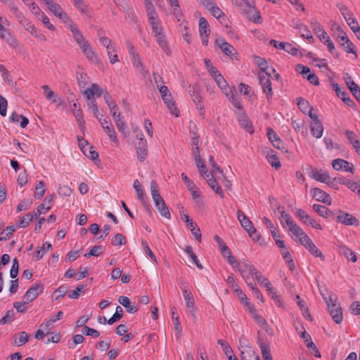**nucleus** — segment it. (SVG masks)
Listing matches in <instances>:
<instances>
[{"instance_id":"f257e3e1","label":"nucleus","mask_w":360,"mask_h":360,"mask_svg":"<svg viewBox=\"0 0 360 360\" xmlns=\"http://www.w3.org/2000/svg\"><path fill=\"white\" fill-rule=\"evenodd\" d=\"M323 297L327 304L328 311L333 321L338 324L342 323L343 319L342 310L340 304H337L336 297L333 298L332 295L327 297L323 295Z\"/></svg>"},{"instance_id":"f03ea898","label":"nucleus","mask_w":360,"mask_h":360,"mask_svg":"<svg viewBox=\"0 0 360 360\" xmlns=\"http://www.w3.org/2000/svg\"><path fill=\"white\" fill-rule=\"evenodd\" d=\"M301 245L304 246L311 254L315 257H319L322 261L325 260V257L321 251L315 245L311 239L304 233V231H301L300 234L296 236Z\"/></svg>"},{"instance_id":"7ed1b4c3","label":"nucleus","mask_w":360,"mask_h":360,"mask_svg":"<svg viewBox=\"0 0 360 360\" xmlns=\"http://www.w3.org/2000/svg\"><path fill=\"white\" fill-rule=\"evenodd\" d=\"M158 89L161 94V97L164 103L169 110L170 112L176 117H179V110L176 107V103L173 101L172 94L167 86L165 85H158Z\"/></svg>"},{"instance_id":"20e7f679","label":"nucleus","mask_w":360,"mask_h":360,"mask_svg":"<svg viewBox=\"0 0 360 360\" xmlns=\"http://www.w3.org/2000/svg\"><path fill=\"white\" fill-rule=\"evenodd\" d=\"M270 77L271 72H266V74L263 73L259 75V83L262 88V91L266 94L268 101H270L273 96V91Z\"/></svg>"},{"instance_id":"39448f33","label":"nucleus","mask_w":360,"mask_h":360,"mask_svg":"<svg viewBox=\"0 0 360 360\" xmlns=\"http://www.w3.org/2000/svg\"><path fill=\"white\" fill-rule=\"evenodd\" d=\"M48 8L52 12L56 17L65 24L70 25L72 22V19L63 11L61 6L55 2L53 0L47 6Z\"/></svg>"},{"instance_id":"423d86ee","label":"nucleus","mask_w":360,"mask_h":360,"mask_svg":"<svg viewBox=\"0 0 360 360\" xmlns=\"http://www.w3.org/2000/svg\"><path fill=\"white\" fill-rule=\"evenodd\" d=\"M43 290L44 285L40 282L36 283L34 285L30 288L23 295L22 299L25 300V304H28L34 301L39 295L42 293Z\"/></svg>"},{"instance_id":"0eeeda50","label":"nucleus","mask_w":360,"mask_h":360,"mask_svg":"<svg viewBox=\"0 0 360 360\" xmlns=\"http://www.w3.org/2000/svg\"><path fill=\"white\" fill-rule=\"evenodd\" d=\"M215 44L218 46L221 51L226 56H229L231 59H237V53L235 48L229 43L225 41L224 38H217L215 40Z\"/></svg>"},{"instance_id":"6e6552de","label":"nucleus","mask_w":360,"mask_h":360,"mask_svg":"<svg viewBox=\"0 0 360 360\" xmlns=\"http://www.w3.org/2000/svg\"><path fill=\"white\" fill-rule=\"evenodd\" d=\"M336 221L338 223H341L347 226H358L359 224V221L355 217H353L351 214L346 213L340 210L338 211Z\"/></svg>"},{"instance_id":"1a4fd4ad","label":"nucleus","mask_w":360,"mask_h":360,"mask_svg":"<svg viewBox=\"0 0 360 360\" xmlns=\"http://www.w3.org/2000/svg\"><path fill=\"white\" fill-rule=\"evenodd\" d=\"M332 165L333 169L337 171L342 170L345 172H349L352 174H353L354 171V165L343 159L337 158L333 160L332 162Z\"/></svg>"},{"instance_id":"9d476101","label":"nucleus","mask_w":360,"mask_h":360,"mask_svg":"<svg viewBox=\"0 0 360 360\" xmlns=\"http://www.w3.org/2000/svg\"><path fill=\"white\" fill-rule=\"evenodd\" d=\"M100 124H101L102 127L106 132V134L109 136L110 139L115 143H118V139L116 136V133L115 131V129L110 122V120L105 118L103 119L102 117L98 118Z\"/></svg>"},{"instance_id":"9b49d317","label":"nucleus","mask_w":360,"mask_h":360,"mask_svg":"<svg viewBox=\"0 0 360 360\" xmlns=\"http://www.w3.org/2000/svg\"><path fill=\"white\" fill-rule=\"evenodd\" d=\"M281 218L284 219L287 226L289 227V231H291L295 236L300 234L303 230L292 220L291 216L284 210L281 212Z\"/></svg>"},{"instance_id":"f8f14e48","label":"nucleus","mask_w":360,"mask_h":360,"mask_svg":"<svg viewBox=\"0 0 360 360\" xmlns=\"http://www.w3.org/2000/svg\"><path fill=\"white\" fill-rule=\"evenodd\" d=\"M99 41H100V43L103 46L106 47L108 56L110 59V62L112 64H114L116 62H117L119 60H118V56L116 53L114 54L113 57H111V51H115V47L111 45V40L106 37H101L99 35Z\"/></svg>"},{"instance_id":"ddd939ff","label":"nucleus","mask_w":360,"mask_h":360,"mask_svg":"<svg viewBox=\"0 0 360 360\" xmlns=\"http://www.w3.org/2000/svg\"><path fill=\"white\" fill-rule=\"evenodd\" d=\"M311 193L313 198L316 200L325 203L328 205H331V198L330 195L328 194L324 191L319 188H314L313 189H311Z\"/></svg>"},{"instance_id":"4468645a","label":"nucleus","mask_w":360,"mask_h":360,"mask_svg":"<svg viewBox=\"0 0 360 360\" xmlns=\"http://www.w3.org/2000/svg\"><path fill=\"white\" fill-rule=\"evenodd\" d=\"M270 45L273 46L275 48L283 49L287 53L292 55L296 56L298 52V49L294 46H292L291 44L288 42H278L277 41L274 39H271L269 42Z\"/></svg>"},{"instance_id":"2eb2a0df","label":"nucleus","mask_w":360,"mask_h":360,"mask_svg":"<svg viewBox=\"0 0 360 360\" xmlns=\"http://www.w3.org/2000/svg\"><path fill=\"white\" fill-rule=\"evenodd\" d=\"M136 154L139 161L143 162L148 156L147 141L144 138H140L136 146Z\"/></svg>"},{"instance_id":"dca6fc26","label":"nucleus","mask_w":360,"mask_h":360,"mask_svg":"<svg viewBox=\"0 0 360 360\" xmlns=\"http://www.w3.org/2000/svg\"><path fill=\"white\" fill-rule=\"evenodd\" d=\"M133 186L136 191L137 198L141 202L143 207L146 208L149 214H151L150 210L149 208V205L147 204L146 201V198L144 195V191L141 187V185L138 179L134 180Z\"/></svg>"},{"instance_id":"f3484780","label":"nucleus","mask_w":360,"mask_h":360,"mask_svg":"<svg viewBox=\"0 0 360 360\" xmlns=\"http://www.w3.org/2000/svg\"><path fill=\"white\" fill-rule=\"evenodd\" d=\"M104 89L100 87V86L96 83L92 84L90 88L84 91V94L87 99L94 98V96L100 97L101 95H104Z\"/></svg>"},{"instance_id":"a211bd4d","label":"nucleus","mask_w":360,"mask_h":360,"mask_svg":"<svg viewBox=\"0 0 360 360\" xmlns=\"http://www.w3.org/2000/svg\"><path fill=\"white\" fill-rule=\"evenodd\" d=\"M156 41L158 43L162 50L168 56H170L172 51L168 44L166 36L164 33H158L155 37Z\"/></svg>"},{"instance_id":"6ab92c4d","label":"nucleus","mask_w":360,"mask_h":360,"mask_svg":"<svg viewBox=\"0 0 360 360\" xmlns=\"http://www.w3.org/2000/svg\"><path fill=\"white\" fill-rule=\"evenodd\" d=\"M295 27L301 32V37L303 38H305L308 39L311 43H313L314 39L311 34L310 31L309 30L307 25L302 23L300 20H297L294 23Z\"/></svg>"},{"instance_id":"aec40b11","label":"nucleus","mask_w":360,"mask_h":360,"mask_svg":"<svg viewBox=\"0 0 360 360\" xmlns=\"http://www.w3.org/2000/svg\"><path fill=\"white\" fill-rule=\"evenodd\" d=\"M187 91L194 103H198V104L201 103L202 97L200 96V88L198 84L189 85L187 88Z\"/></svg>"},{"instance_id":"412c9836","label":"nucleus","mask_w":360,"mask_h":360,"mask_svg":"<svg viewBox=\"0 0 360 360\" xmlns=\"http://www.w3.org/2000/svg\"><path fill=\"white\" fill-rule=\"evenodd\" d=\"M154 203L155 206L158 210L159 212L162 217L168 219L171 218L169 210L162 198L157 200L156 202H154Z\"/></svg>"},{"instance_id":"4be33fe9","label":"nucleus","mask_w":360,"mask_h":360,"mask_svg":"<svg viewBox=\"0 0 360 360\" xmlns=\"http://www.w3.org/2000/svg\"><path fill=\"white\" fill-rule=\"evenodd\" d=\"M41 214H42L41 212H39L38 213H27L19 219V226L21 228H26L31 221L34 219H37Z\"/></svg>"},{"instance_id":"5701e85b","label":"nucleus","mask_w":360,"mask_h":360,"mask_svg":"<svg viewBox=\"0 0 360 360\" xmlns=\"http://www.w3.org/2000/svg\"><path fill=\"white\" fill-rule=\"evenodd\" d=\"M42 89L44 91L45 96L48 100L51 101L53 103H55L57 105H60V98H58V96L56 94V93L51 90L50 87L48 85L42 86Z\"/></svg>"},{"instance_id":"b1692460","label":"nucleus","mask_w":360,"mask_h":360,"mask_svg":"<svg viewBox=\"0 0 360 360\" xmlns=\"http://www.w3.org/2000/svg\"><path fill=\"white\" fill-rule=\"evenodd\" d=\"M237 217L243 228H244L247 231L251 230V229H253V224L252 221L240 210H238L237 212Z\"/></svg>"},{"instance_id":"393cba45","label":"nucleus","mask_w":360,"mask_h":360,"mask_svg":"<svg viewBox=\"0 0 360 360\" xmlns=\"http://www.w3.org/2000/svg\"><path fill=\"white\" fill-rule=\"evenodd\" d=\"M70 30L73 35L75 41L79 45L86 42L87 40L84 37L79 30L72 22L69 25Z\"/></svg>"},{"instance_id":"a878e982","label":"nucleus","mask_w":360,"mask_h":360,"mask_svg":"<svg viewBox=\"0 0 360 360\" xmlns=\"http://www.w3.org/2000/svg\"><path fill=\"white\" fill-rule=\"evenodd\" d=\"M183 295L186 300L187 311L191 314L192 316L195 317V311L193 309L194 298L192 293L189 290H185L184 294H183Z\"/></svg>"},{"instance_id":"bb28decb","label":"nucleus","mask_w":360,"mask_h":360,"mask_svg":"<svg viewBox=\"0 0 360 360\" xmlns=\"http://www.w3.org/2000/svg\"><path fill=\"white\" fill-rule=\"evenodd\" d=\"M313 210L323 218H329L333 215V212L324 205L314 204L312 206Z\"/></svg>"},{"instance_id":"cd10ccee","label":"nucleus","mask_w":360,"mask_h":360,"mask_svg":"<svg viewBox=\"0 0 360 360\" xmlns=\"http://www.w3.org/2000/svg\"><path fill=\"white\" fill-rule=\"evenodd\" d=\"M118 302L120 304L125 307L127 312L130 314H134L138 311V307L134 304H131L130 300L127 297L120 296L118 299Z\"/></svg>"},{"instance_id":"c85d7f7f","label":"nucleus","mask_w":360,"mask_h":360,"mask_svg":"<svg viewBox=\"0 0 360 360\" xmlns=\"http://www.w3.org/2000/svg\"><path fill=\"white\" fill-rule=\"evenodd\" d=\"M53 198H54V194L47 196L44 200V202L38 206L37 212L36 213H38L39 212L45 213L46 212L50 210L53 205Z\"/></svg>"},{"instance_id":"c756f323","label":"nucleus","mask_w":360,"mask_h":360,"mask_svg":"<svg viewBox=\"0 0 360 360\" xmlns=\"http://www.w3.org/2000/svg\"><path fill=\"white\" fill-rule=\"evenodd\" d=\"M13 339L14 342L13 344L18 347H21L28 342L29 335L26 332L22 331L15 334L13 335Z\"/></svg>"},{"instance_id":"7c9ffc66","label":"nucleus","mask_w":360,"mask_h":360,"mask_svg":"<svg viewBox=\"0 0 360 360\" xmlns=\"http://www.w3.org/2000/svg\"><path fill=\"white\" fill-rule=\"evenodd\" d=\"M311 176L314 179L322 183L327 182L330 179V176L327 172L324 171L322 172L321 170L317 169L311 171Z\"/></svg>"},{"instance_id":"2f4dec72","label":"nucleus","mask_w":360,"mask_h":360,"mask_svg":"<svg viewBox=\"0 0 360 360\" xmlns=\"http://www.w3.org/2000/svg\"><path fill=\"white\" fill-rule=\"evenodd\" d=\"M238 122L245 129V130L250 133H253L254 130L252 129V124L249 122L248 120L247 119V116L245 112L242 111L239 115L238 117Z\"/></svg>"},{"instance_id":"473e14b6","label":"nucleus","mask_w":360,"mask_h":360,"mask_svg":"<svg viewBox=\"0 0 360 360\" xmlns=\"http://www.w3.org/2000/svg\"><path fill=\"white\" fill-rule=\"evenodd\" d=\"M339 252L340 254L344 255L347 259L351 260L352 262H355L357 260V257L354 252L345 245H341L339 247Z\"/></svg>"},{"instance_id":"72a5a7b5","label":"nucleus","mask_w":360,"mask_h":360,"mask_svg":"<svg viewBox=\"0 0 360 360\" xmlns=\"http://www.w3.org/2000/svg\"><path fill=\"white\" fill-rule=\"evenodd\" d=\"M342 11V15H344L345 19L346 20L348 25L350 27L351 30L355 32L356 28H360V26L358 24V22L352 16V14H351L349 12L347 13H345L342 11V9H340Z\"/></svg>"},{"instance_id":"f704fd0d","label":"nucleus","mask_w":360,"mask_h":360,"mask_svg":"<svg viewBox=\"0 0 360 360\" xmlns=\"http://www.w3.org/2000/svg\"><path fill=\"white\" fill-rule=\"evenodd\" d=\"M311 133L313 136L319 139L322 136L323 127L321 122L311 123L310 125Z\"/></svg>"},{"instance_id":"c9c22d12","label":"nucleus","mask_w":360,"mask_h":360,"mask_svg":"<svg viewBox=\"0 0 360 360\" xmlns=\"http://www.w3.org/2000/svg\"><path fill=\"white\" fill-rule=\"evenodd\" d=\"M311 26L314 30V32L319 39L320 37H322L323 35L327 34L323 26L316 19H311Z\"/></svg>"},{"instance_id":"e433bc0d","label":"nucleus","mask_w":360,"mask_h":360,"mask_svg":"<svg viewBox=\"0 0 360 360\" xmlns=\"http://www.w3.org/2000/svg\"><path fill=\"white\" fill-rule=\"evenodd\" d=\"M0 37L12 47L15 48L17 47L18 45L17 39L11 35L8 30L7 31H5L4 33H2Z\"/></svg>"},{"instance_id":"4c0bfd02","label":"nucleus","mask_w":360,"mask_h":360,"mask_svg":"<svg viewBox=\"0 0 360 360\" xmlns=\"http://www.w3.org/2000/svg\"><path fill=\"white\" fill-rule=\"evenodd\" d=\"M269 163L275 169H278L281 167L278 158L274 154V150H270L266 155Z\"/></svg>"},{"instance_id":"58836bf2","label":"nucleus","mask_w":360,"mask_h":360,"mask_svg":"<svg viewBox=\"0 0 360 360\" xmlns=\"http://www.w3.org/2000/svg\"><path fill=\"white\" fill-rule=\"evenodd\" d=\"M347 87L356 98V99L360 103V88L354 81L347 82Z\"/></svg>"},{"instance_id":"ea45409f","label":"nucleus","mask_w":360,"mask_h":360,"mask_svg":"<svg viewBox=\"0 0 360 360\" xmlns=\"http://www.w3.org/2000/svg\"><path fill=\"white\" fill-rule=\"evenodd\" d=\"M281 253L285 259V262L288 264L289 269L290 271H293L295 269V264L293 262V259L291 257L290 252L288 250V248H284L283 250H281Z\"/></svg>"},{"instance_id":"a19ab883","label":"nucleus","mask_w":360,"mask_h":360,"mask_svg":"<svg viewBox=\"0 0 360 360\" xmlns=\"http://www.w3.org/2000/svg\"><path fill=\"white\" fill-rule=\"evenodd\" d=\"M15 231L14 226L11 225L7 226L0 233V240L6 241L9 239L10 236Z\"/></svg>"},{"instance_id":"79ce46f5","label":"nucleus","mask_w":360,"mask_h":360,"mask_svg":"<svg viewBox=\"0 0 360 360\" xmlns=\"http://www.w3.org/2000/svg\"><path fill=\"white\" fill-rule=\"evenodd\" d=\"M199 32L200 35L210 33L209 23L207 20L203 17H200L199 19Z\"/></svg>"},{"instance_id":"37998d69","label":"nucleus","mask_w":360,"mask_h":360,"mask_svg":"<svg viewBox=\"0 0 360 360\" xmlns=\"http://www.w3.org/2000/svg\"><path fill=\"white\" fill-rule=\"evenodd\" d=\"M19 23L25 27V29L30 32L32 35H34V32H35L34 25L32 24L27 18L23 16H19Z\"/></svg>"},{"instance_id":"c03bdc74","label":"nucleus","mask_w":360,"mask_h":360,"mask_svg":"<svg viewBox=\"0 0 360 360\" xmlns=\"http://www.w3.org/2000/svg\"><path fill=\"white\" fill-rule=\"evenodd\" d=\"M63 315V312L62 311H59L56 315L52 316L50 319L46 321L44 323H42L40 325V328L46 330L52 323H55L56 321L60 320Z\"/></svg>"},{"instance_id":"a18cd8bd","label":"nucleus","mask_w":360,"mask_h":360,"mask_svg":"<svg viewBox=\"0 0 360 360\" xmlns=\"http://www.w3.org/2000/svg\"><path fill=\"white\" fill-rule=\"evenodd\" d=\"M297 106L299 109L304 112V114L308 115V111L310 110V108H313L309 101L303 98H297Z\"/></svg>"},{"instance_id":"49530a36","label":"nucleus","mask_w":360,"mask_h":360,"mask_svg":"<svg viewBox=\"0 0 360 360\" xmlns=\"http://www.w3.org/2000/svg\"><path fill=\"white\" fill-rule=\"evenodd\" d=\"M207 184L212 188V189H213L214 192L220 196L221 198H224L223 190L215 179H208Z\"/></svg>"},{"instance_id":"de8ad7c7","label":"nucleus","mask_w":360,"mask_h":360,"mask_svg":"<svg viewBox=\"0 0 360 360\" xmlns=\"http://www.w3.org/2000/svg\"><path fill=\"white\" fill-rule=\"evenodd\" d=\"M115 122L117 129L126 137L129 135V132L125 122L121 117L115 120Z\"/></svg>"},{"instance_id":"09e8293b","label":"nucleus","mask_w":360,"mask_h":360,"mask_svg":"<svg viewBox=\"0 0 360 360\" xmlns=\"http://www.w3.org/2000/svg\"><path fill=\"white\" fill-rule=\"evenodd\" d=\"M150 193L154 202L162 198L159 193L158 186L155 180L150 181Z\"/></svg>"},{"instance_id":"8fccbe9b","label":"nucleus","mask_w":360,"mask_h":360,"mask_svg":"<svg viewBox=\"0 0 360 360\" xmlns=\"http://www.w3.org/2000/svg\"><path fill=\"white\" fill-rule=\"evenodd\" d=\"M214 240L218 244V246H219V250L221 252V254L224 257H225L226 256V252L227 251L230 250V249L226 245L224 241L218 235H214Z\"/></svg>"},{"instance_id":"3c124183","label":"nucleus","mask_w":360,"mask_h":360,"mask_svg":"<svg viewBox=\"0 0 360 360\" xmlns=\"http://www.w3.org/2000/svg\"><path fill=\"white\" fill-rule=\"evenodd\" d=\"M75 117L77 122H78L79 127L81 130L85 129V122L84 120L83 113L81 108H79L75 112H72Z\"/></svg>"},{"instance_id":"603ef678","label":"nucleus","mask_w":360,"mask_h":360,"mask_svg":"<svg viewBox=\"0 0 360 360\" xmlns=\"http://www.w3.org/2000/svg\"><path fill=\"white\" fill-rule=\"evenodd\" d=\"M207 10L212 13V15L217 18L219 20L220 19L224 18V13L222 12V11L216 5L215 3L213 4Z\"/></svg>"},{"instance_id":"864d4df0","label":"nucleus","mask_w":360,"mask_h":360,"mask_svg":"<svg viewBox=\"0 0 360 360\" xmlns=\"http://www.w3.org/2000/svg\"><path fill=\"white\" fill-rule=\"evenodd\" d=\"M171 310H172V318L173 323L174 325V329H175L176 332L177 333V334L179 335H181V323L179 322L178 316L175 315L176 309L174 307H173Z\"/></svg>"},{"instance_id":"5fc2aeb1","label":"nucleus","mask_w":360,"mask_h":360,"mask_svg":"<svg viewBox=\"0 0 360 360\" xmlns=\"http://www.w3.org/2000/svg\"><path fill=\"white\" fill-rule=\"evenodd\" d=\"M103 252V248L101 245H94L89 252L85 253L84 256L85 257H98Z\"/></svg>"},{"instance_id":"6e6d98bb","label":"nucleus","mask_w":360,"mask_h":360,"mask_svg":"<svg viewBox=\"0 0 360 360\" xmlns=\"http://www.w3.org/2000/svg\"><path fill=\"white\" fill-rule=\"evenodd\" d=\"M255 62L258 65L261 71L264 72V74H266V72H270L269 71H267L269 67L267 65V62L264 58L256 56L255 58Z\"/></svg>"},{"instance_id":"4d7b16f0","label":"nucleus","mask_w":360,"mask_h":360,"mask_svg":"<svg viewBox=\"0 0 360 360\" xmlns=\"http://www.w3.org/2000/svg\"><path fill=\"white\" fill-rule=\"evenodd\" d=\"M85 291V285H79L75 290H71L68 293V297L70 299L76 300L79 297V293H84Z\"/></svg>"},{"instance_id":"13d9d810","label":"nucleus","mask_w":360,"mask_h":360,"mask_svg":"<svg viewBox=\"0 0 360 360\" xmlns=\"http://www.w3.org/2000/svg\"><path fill=\"white\" fill-rule=\"evenodd\" d=\"M45 184L43 181H38L36 187L34 194L35 196H37L38 198H41L45 193Z\"/></svg>"},{"instance_id":"bf43d9fd","label":"nucleus","mask_w":360,"mask_h":360,"mask_svg":"<svg viewBox=\"0 0 360 360\" xmlns=\"http://www.w3.org/2000/svg\"><path fill=\"white\" fill-rule=\"evenodd\" d=\"M257 344L261 349V352L271 351L270 345L269 342L263 338L259 337L257 338Z\"/></svg>"},{"instance_id":"052dcab7","label":"nucleus","mask_w":360,"mask_h":360,"mask_svg":"<svg viewBox=\"0 0 360 360\" xmlns=\"http://www.w3.org/2000/svg\"><path fill=\"white\" fill-rule=\"evenodd\" d=\"M296 216L300 219L301 221L307 224L310 219L311 218L304 210L302 209H297L296 212Z\"/></svg>"},{"instance_id":"680f3d73","label":"nucleus","mask_w":360,"mask_h":360,"mask_svg":"<svg viewBox=\"0 0 360 360\" xmlns=\"http://www.w3.org/2000/svg\"><path fill=\"white\" fill-rule=\"evenodd\" d=\"M37 18L41 20L43 25L49 30L54 31L56 30L55 27L50 22L49 18L44 13Z\"/></svg>"},{"instance_id":"e2e57ef3","label":"nucleus","mask_w":360,"mask_h":360,"mask_svg":"<svg viewBox=\"0 0 360 360\" xmlns=\"http://www.w3.org/2000/svg\"><path fill=\"white\" fill-rule=\"evenodd\" d=\"M89 101L87 103V106L89 110H91L94 115L98 119V107L97 105L95 98L88 99Z\"/></svg>"},{"instance_id":"0e129e2a","label":"nucleus","mask_w":360,"mask_h":360,"mask_svg":"<svg viewBox=\"0 0 360 360\" xmlns=\"http://www.w3.org/2000/svg\"><path fill=\"white\" fill-rule=\"evenodd\" d=\"M127 240L125 237L121 233H117L112 239V245H122L126 243Z\"/></svg>"},{"instance_id":"69168bd1","label":"nucleus","mask_w":360,"mask_h":360,"mask_svg":"<svg viewBox=\"0 0 360 360\" xmlns=\"http://www.w3.org/2000/svg\"><path fill=\"white\" fill-rule=\"evenodd\" d=\"M82 331V333L86 336L90 335L94 338H98L100 335L99 331L87 326H84Z\"/></svg>"},{"instance_id":"338daca9","label":"nucleus","mask_w":360,"mask_h":360,"mask_svg":"<svg viewBox=\"0 0 360 360\" xmlns=\"http://www.w3.org/2000/svg\"><path fill=\"white\" fill-rule=\"evenodd\" d=\"M341 46L346 52L353 53L357 57V53L356 51H354V45L349 39H347V41L341 43Z\"/></svg>"},{"instance_id":"774afa93","label":"nucleus","mask_w":360,"mask_h":360,"mask_svg":"<svg viewBox=\"0 0 360 360\" xmlns=\"http://www.w3.org/2000/svg\"><path fill=\"white\" fill-rule=\"evenodd\" d=\"M337 96L348 106H352L354 104V101L350 98L347 92L341 90Z\"/></svg>"}]
</instances>
